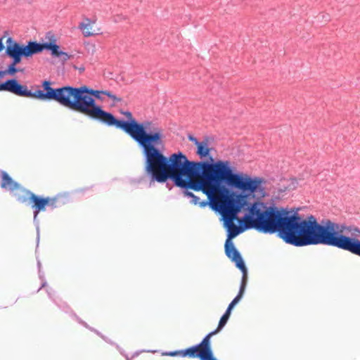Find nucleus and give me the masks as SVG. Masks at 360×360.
<instances>
[{
    "instance_id": "27",
    "label": "nucleus",
    "mask_w": 360,
    "mask_h": 360,
    "mask_svg": "<svg viewBox=\"0 0 360 360\" xmlns=\"http://www.w3.org/2000/svg\"><path fill=\"white\" fill-rule=\"evenodd\" d=\"M4 37L0 38V52L5 48L3 43Z\"/></svg>"
},
{
    "instance_id": "20",
    "label": "nucleus",
    "mask_w": 360,
    "mask_h": 360,
    "mask_svg": "<svg viewBox=\"0 0 360 360\" xmlns=\"http://www.w3.org/2000/svg\"><path fill=\"white\" fill-rule=\"evenodd\" d=\"M217 195H214V196H212L210 199L208 198V200H206V201H202L201 202H199L200 204V206L201 207H206L207 205H210V206L212 208V209H214V204L213 202H210V201L212 199H214Z\"/></svg>"
},
{
    "instance_id": "28",
    "label": "nucleus",
    "mask_w": 360,
    "mask_h": 360,
    "mask_svg": "<svg viewBox=\"0 0 360 360\" xmlns=\"http://www.w3.org/2000/svg\"><path fill=\"white\" fill-rule=\"evenodd\" d=\"M5 74H6L5 70L4 71L0 70V78L2 77Z\"/></svg>"
},
{
    "instance_id": "11",
    "label": "nucleus",
    "mask_w": 360,
    "mask_h": 360,
    "mask_svg": "<svg viewBox=\"0 0 360 360\" xmlns=\"http://www.w3.org/2000/svg\"><path fill=\"white\" fill-rule=\"evenodd\" d=\"M221 330V329H219V327L217 326L216 330L208 333L200 343L194 345L200 356V359L207 356L214 354L211 347L210 338L212 336L217 334Z\"/></svg>"
},
{
    "instance_id": "7",
    "label": "nucleus",
    "mask_w": 360,
    "mask_h": 360,
    "mask_svg": "<svg viewBox=\"0 0 360 360\" xmlns=\"http://www.w3.org/2000/svg\"><path fill=\"white\" fill-rule=\"evenodd\" d=\"M0 91H8L18 96L32 98L38 100H39V93H41V89H37L35 91L27 89L26 85L21 84L15 78L7 79L4 82L0 83Z\"/></svg>"
},
{
    "instance_id": "26",
    "label": "nucleus",
    "mask_w": 360,
    "mask_h": 360,
    "mask_svg": "<svg viewBox=\"0 0 360 360\" xmlns=\"http://www.w3.org/2000/svg\"><path fill=\"white\" fill-rule=\"evenodd\" d=\"M167 354L170 356H177V355H179V350L173 351V352H169L167 353Z\"/></svg>"
},
{
    "instance_id": "18",
    "label": "nucleus",
    "mask_w": 360,
    "mask_h": 360,
    "mask_svg": "<svg viewBox=\"0 0 360 360\" xmlns=\"http://www.w3.org/2000/svg\"><path fill=\"white\" fill-rule=\"evenodd\" d=\"M243 273L241 283L239 289V292L236 296H239V298H242L243 293L245 292L246 285H247V279H248V271L247 268L245 266V269L243 268H238Z\"/></svg>"
},
{
    "instance_id": "19",
    "label": "nucleus",
    "mask_w": 360,
    "mask_h": 360,
    "mask_svg": "<svg viewBox=\"0 0 360 360\" xmlns=\"http://www.w3.org/2000/svg\"><path fill=\"white\" fill-rule=\"evenodd\" d=\"M21 61L12 60L11 63L8 66L7 69L5 70L6 74L9 75H14L16 72L19 71L18 69L16 68V65L20 63Z\"/></svg>"
},
{
    "instance_id": "30",
    "label": "nucleus",
    "mask_w": 360,
    "mask_h": 360,
    "mask_svg": "<svg viewBox=\"0 0 360 360\" xmlns=\"http://www.w3.org/2000/svg\"><path fill=\"white\" fill-rule=\"evenodd\" d=\"M354 231H357V232H359V233H360L359 229H357V228L354 229Z\"/></svg>"
},
{
    "instance_id": "25",
    "label": "nucleus",
    "mask_w": 360,
    "mask_h": 360,
    "mask_svg": "<svg viewBox=\"0 0 360 360\" xmlns=\"http://www.w3.org/2000/svg\"><path fill=\"white\" fill-rule=\"evenodd\" d=\"M199 198L196 195L194 196V198H191V202L197 205L198 203Z\"/></svg>"
},
{
    "instance_id": "9",
    "label": "nucleus",
    "mask_w": 360,
    "mask_h": 360,
    "mask_svg": "<svg viewBox=\"0 0 360 360\" xmlns=\"http://www.w3.org/2000/svg\"><path fill=\"white\" fill-rule=\"evenodd\" d=\"M238 234V231L231 233V235H227V239L225 242L224 248L225 254L226 257L233 262H235L237 268L245 269V262L242 258L240 253L234 246L232 242V238L236 237Z\"/></svg>"
},
{
    "instance_id": "1",
    "label": "nucleus",
    "mask_w": 360,
    "mask_h": 360,
    "mask_svg": "<svg viewBox=\"0 0 360 360\" xmlns=\"http://www.w3.org/2000/svg\"><path fill=\"white\" fill-rule=\"evenodd\" d=\"M266 195L264 186L240 192L228 191L221 202L227 235L238 231L240 234L246 229H255L264 233H278L286 243L302 247L323 245L335 226L329 219L319 224L313 215L303 219L297 212L286 208L260 201L248 202L250 196L261 199Z\"/></svg>"
},
{
    "instance_id": "14",
    "label": "nucleus",
    "mask_w": 360,
    "mask_h": 360,
    "mask_svg": "<svg viewBox=\"0 0 360 360\" xmlns=\"http://www.w3.org/2000/svg\"><path fill=\"white\" fill-rule=\"evenodd\" d=\"M49 297L53 300V302L58 306V307L67 314H70L73 316H76V314L74 312L71 307L62 299H55L53 297L51 292H48Z\"/></svg>"
},
{
    "instance_id": "24",
    "label": "nucleus",
    "mask_w": 360,
    "mask_h": 360,
    "mask_svg": "<svg viewBox=\"0 0 360 360\" xmlns=\"http://www.w3.org/2000/svg\"><path fill=\"white\" fill-rule=\"evenodd\" d=\"M200 360H217V359L214 356V354H212V355L207 356L206 357H204Z\"/></svg>"
},
{
    "instance_id": "13",
    "label": "nucleus",
    "mask_w": 360,
    "mask_h": 360,
    "mask_svg": "<svg viewBox=\"0 0 360 360\" xmlns=\"http://www.w3.org/2000/svg\"><path fill=\"white\" fill-rule=\"evenodd\" d=\"M240 300V298H239V296H236L229 304L225 313L222 315L219 320L218 324L219 329H222L225 326L229 319L232 309Z\"/></svg>"
},
{
    "instance_id": "17",
    "label": "nucleus",
    "mask_w": 360,
    "mask_h": 360,
    "mask_svg": "<svg viewBox=\"0 0 360 360\" xmlns=\"http://www.w3.org/2000/svg\"><path fill=\"white\" fill-rule=\"evenodd\" d=\"M210 148H208L207 141H201L197 146V154L200 158H206L210 155Z\"/></svg>"
},
{
    "instance_id": "6",
    "label": "nucleus",
    "mask_w": 360,
    "mask_h": 360,
    "mask_svg": "<svg viewBox=\"0 0 360 360\" xmlns=\"http://www.w3.org/2000/svg\"><path fill=\"white\" fill-rule=\"evenodd\" d=\"M323 245L336 247L360 256V240L343 235L342 230H339V225L336 223Z\"/></svg>"
},
{
    "instance_id": "8",
    "label": "nucleus",
    "mask_w": 360,
    "mask_h": 360,
    "mask_svg": "<svg viewBox=\"0 0 360 360\" xmlns=\"http://www.w3.org/2000/svg\"><path fill=\"white\" fill-rule=\"evenodd\" d=\"M35 208L33 214L34 221H36L38 214L41 212H44L46 210V207L51 210H53L62 205V203L58 196L55 197H43L38 195L34 198Z\"/></svg>"
},
{
    "instance_id": "16",
    "label": "nucleus",
    "mask_w": 360,
    "mask_h": 360,
    "mask_svg": "<svg viewBox=\"0 0 360 360\" xmlns=\"http://www.w3.org/2000/svg\"><path fill=\"white\" fill-rule=\"evenodd\" d=\"M179 355L182 357L188 356L189 358H198L200 359V356L194 345L185 349L179 350Z\"/></svg>"
},
{
    "instance_id": "22",
    "label": "nucleus",
    "mask_w": 360,
    "mask_h": 360,
    "mask_svg": "<svg viewBox=\"0 0 360 360\" xmlns=\"http://www.w3.org/2000/svg\"><path fill=\"white\" fill-rule=\"evenodd\" d=\"M188 139L192 141L193 143H194V144L195 146H198V143H200L201 141H199L195 137L191 136V135H189L188 136Z\"/></svg>"
},
{
    "instance_id": "12",
    "label": "nucleus",
    "mask_w": 360,
    "mask_h": 360,
    "mask_svg": "<svg viewBox=\"0 0 360 360\" xmlns=\"http://www.w3.org/2000/svg\"><path fill=\"white\" fill-rule=\"evenodd\" d=\"M1 183L0 186L2 189L12 192L15 189L19 183L15 181L9 174L3 170L0 171Z\"/></svg>"
},
{
    "instance_id": "4",
    "label": "nucleus",
    "mask_w": 360,
    "mask_h": 360,
    "mask_svg": "<svg viewBox=\"0 0 360 360\" xmlns=\"http://www.w3.org/2000/svg\"><path fill=\"white\" fill-rule=\"evenodd\" d=\"M41 87L43 90L39 93V100L56 101L65 108L101 122L104 118L106 120L112 119V114L105 111L101 106L97 105L95 98L103 101L101 95H105L115 102L122 101L121 98L109 91L94 90L87 86L53 88L49 80H44L41 83Z\"/></svg>"
},
{
    "instance_id": "10",
    "label": "nucleus",
    "mask_w": 360,
    "mask_h": 360,
    "mask_svg": "<svg viewBox=\"0 0 360 360\" xmlns=\"http://www.w3.org/2000/svg\"><path fill=\"white\" fill-rule=\"evenodd\" d=\"M10 193L20 203L25 204L29 201L32 204L31 207L33 212L34 211L36 205L34 198L38 197V195L22 187L20 184Z\"/></svg>"
},
{
    "instance_id": "21",
    "label": "nucleus",
    "mask_w": 360,
    "mask_h": 360,
    "mask_svg": "<svg viewBox=\"0 0 360 360\" xmlns=\"http://www.w3.org/2000/svg\"><path fill=\"white\" fill-rule=\"evenodd\" d=\"M181 188L184 190L183 192L184 196L190 198H194L195 195L192 192L188 191V189H191V188H186L184 187H181Z\"/></svg>"
},
{
    "instance_id": "15",
    "label": "nucleus",
    "mask_w": 360,
    "mask_h": 360,
    "mask_svg": "<svg viewBox=\"0 0 360 360\" xmlns=\"http://www.w3.org/2000/svg\"><path fill=\"white\" fill-rule=\"evenodd\" d=\"M96 22L95 20H91L89 18H86L85 22H82L79 25V29L83 32V34L84 37H91L94 34L89 30V27Z\"/></svg>"
},
{
    "instance_id": "2",
    "label": "nucleus",
    "mask_w": 360,
    "mask_h": 360,
    "mask_svg": "<svg viewBox=\"0 0 360 360\" xmlns=\"http://www.w3.org/2000/svg\"><path fill=\"white\" fill-rule=\"evenodd\" d=\"M193 162L181 152L167 157L152 181H173L177 187L191 188L202 191L209 199L223 192L236 188L239 191L263 186L266 181L260 177H251L235 172L229 160Z\"/></svg>"
},
{
    "instance_id": "5",
    "label": "nucleus",
    "mask_w": 360,
    "mask_h": 360,
    "mask_svg": "<svg viewBox=\"0 0 360 360\" xmlns=\"http://www.w3.org/2000/svg\"><path fill=\"white\" fill-rule=\"evenodd\" d=\"M44 50L50 51L52 57L59 59L62 63H65L72 57L60 50L54 37L48 42L29 41L27 45L20 44L12 37H8L6 40V54L12 60L21 61L22 57L29 58Z\"/></svg>"
},
{
    "instance_id": "3",
    "label": "nucleus",
    "mask_w": 360,
    "mask_h": 360,
    "mask_svg": "<svg viewBox=\"0 0 360 360\" xmlns=\"http://www.w3.org/2000/svg\"><path fill=\"white\" fill-rule=\"evenodd\" d=\"M120 113L127 120H118L112 115V119L104 118L101 122L122 129L138 143L144 158L145 172L152 181L167 158L158 148L162 144V129L153 121L139 122L129 111L120 110Z\"/></svg>"
},
{
    "instance_id": "29",
    "label": "nucleus",
    "mask_w": 360,
    "mask_h": 360,
    "mask_svg": "<svg viewBox=\"0 0 360 360\" xmlns=\"http://www.w3.org/2000/svg\"><path fill=\"white\" fill-rule=\"evenodd\" d=\"M46 284V282L43 283L42 285H41V287L38 289V291L40 290L42 288H44Z\"/></svg>"
},
{
    "instance_id": "23",
    "label": "nucleus",
    "mask_w": 360,
    "mask_h": 360,
    "mask_svg": "<svg viewBox=\"0 0 360 360\" xmlns=\"http://www.w3.org/2000/svg\"><path fill=\"white\" fill-rule=\"evenodd\" d=\"M76 320L81 324H82L84 326L87 327V324L86 322L83 321L79 316L76 315V316H74Z\"/></svg>"
}]
</instances>
